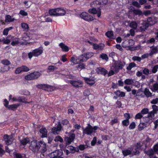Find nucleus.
I'll list each match as a JSON object with an SVG mask.
<instances>
[{"label": "nucleus", "instance_id": "obj_8", "mask_svg": "<svg viewBox=\"0 0 158 158\" xmlns=\"http://www.w3.org/2000/svg\"><path fill=\"white\" fill-rule=\"evenodd\" d=\"M154 116L152 112H149L148 114V116L143 117V118L146 123L147 125V124L149 125L152 122Z\"/></svg>", "mask_w": 158, "mask_h": 158}, {"label": "nucleus", "instance_id": "obj_12", "mask_svg": "<svg viewBox=\"0 0 158 158\" xmlns=\"http://www.w3.org/2000/svg\"><path fill=\"white\" fill-rule=\"evenodd\" d=\"M40 146L39 147L38 152L44 153L47 150V146L46 144L44 141L40 140Z\"/></svg>", "mask_w": 158, "mask_h": 158}, {"label": "nucleus", "instance_id": "obj_49", "mask_svg": "<svg viewBox=\"0 0 158 158\" xmlns=\"http://www.w3.org/2000/svg\"><path fill=\"white\" fill-rule=\"evenodd\" d=\"M158 65H156L152 68L151 71L153 73H155L157 71Z\"/></svg>", "mask_w": 158, "mask_h": 158}, {"label": "nucleus", "instance_id": "obj_36", "mask_svg": "<svg viewBox=\"0 0 158 158\" xmlns=\"http://www.w3.org/2000/svg\"><path fill=\"white\" fill-rule=\"evenodd\" d=\"M124 83L126 85H132L134 83V81L132 79H127L125 80Z\"/></svg>", "mask_w": 158, "mask_h": 158}, {"label": "nucleus", "instance_id": "obj_9", "mask_svg": "<svg viewBox=\"0 0 158 158\" xmlns=\"http://www.w3.org/2000/svg\"><path fill=\"white\" fill-rule=\"evenodd\" d=\"M80 17L84 20L91 21L94 20V18L93 16L85 12H83L80 15Z\"/></svg>", "mask_w": 158, "mask_h": 158}, {"label": "nucleus", "instance_id": "obj_16", "mask_svg": "<svg viewBox=\"0 0 158 158\" xmlns=\"http://www.w3.org/2000/svg\"><path fill=\"white\" fill-rule=\"evenodd\" d=\"M61 125L60 123H59L56 127H54L52 129V133L55 134H58L60 131L61 130Z\"/></svg>", "mask_w": 158, "mask_h": 158}, {"label": "nucleus", "instance_id": "obj_58", "mask_svg": "<svg viewBox=\"0 0 158 158\" xmlns=\"http://www.w3.org/2000/svg\"><path fill=\"white\" fill-rule=\"evenodd\" d=\"M146 153L148 155L151 156L154 154V151H153L152 150H150L146 151Z\"/></svg>", "mask_w": 158, "mask_h": 158}, {"label": "nucleus", "instance_id": "obj_35", "mask_svg": "<svg viewBox=\"0 0 158 158\" xmlns=\"http://www.w3.org/2000/svg\"><path fill=\"white\" fill-rule=\"evenodd\" d=\"M14 40L12 41L11 44L13 46H17L19 43V41L18 39L15 37L14 39Z\"/></svg>", "mask_w": 158, "mask_h": 158}, {"label": "nucleus", "instance_id": "obj_56", "mask_svg": "<svg viewBox=\"0 0 158 158\" xmlns=\"http://www.w3.org/2000/svg\"><path fill=\"white\" fill-rule=\"evenodd\" d=\"M19 14L22 15L23 16H26L27 15V13L26 12H25L24 10H20Z\"/></svg>", "mask_w": 158, "mask_h": 158}, {"label": "nucleus", "instance_id": "obj_42", "mask_svg": "<svg viewBox=\"0 0 158 158\" xmlns=\"http://www.w3.org/2000/svg\"><path fill=\"white\" fill-rule=\"evenodd\" d=\"M3 146L0 144V156L2 157L5 153V151L2 148Z\"/></svg>", "mask_w": 158, "mask_h": 158}, {"label": "nucleus", "instance_id": "obj_15", "mask_svg": "<svg viewBox=\"0 0 158 158\" xmlns=\"http://www.w3.org/2000/svg\"><path fill=\"white\" fill-rule=\"evenodd\" d=\"M70 83L74 87H81L82 86L83 83L80 80L77 81H71Z\"/></svg>", "mask_w": 158, "mask_h": 158}, {"label": "nucleus", "instance_id": "obj_27", "mask_svg": "<svg viewBox=\"0 0 158 158\" xmlns=\"http://www.w3.org/2000/svg\"><path fill=\"white\" fill-rule=\"evenodd\" d=\"M5 19V21L6 23L12 22L15 20L14 18H12L10 15H6Z\"/></svg>", "mask_w": 158, "mask_h": 158}, {"label": "nucleus", "instance_id": "obj_45", "mask_svg": "<svg viewBox=\"0 0 158 158\" xmlns=\"http://www.w3.org/2000/svg\"><path fill=\"white\" fill-rule=\"evenodd\" d=\"M152 108L153 110L150 112H152L153 113V115H154L158 110V107L157 106L154 105L152 106Z\"/></svg>", "mask_w": 158, "mask_h": 158}, {"label": "nucleus", "instance_id": "obj_26", "mask_svg": "<svg viewBox=\"0 0 158 158\" xmlns=\"http://www.w3.org/2000/svg\"><path fill=\"white\" fill-rule=\"evenodd\" d=\"M57 16L64 15L66 13V11L64 10L61 8H57Z\"/></svg>", "mask_w": 158, "mask_h": 158}, {"label": "nucleus", "instance_id": "obj_4", "mask_svg": "<svg viewBox=\"0 0 158 158\" xmlns=\"http://www.w3.org/2000/svg\"><path fill=\"white\" fill-rule=\"evenodd\" d=\"M40 142V141L34 140L32 141L30 144V149L34 152H38Z\"/></svg>", "mask_w": 158, "mask_h": 158}, {"label": "nucleus", "instance_id": "obj_22", "mask_svg": "<svg viewBox=\"0 0 158 158\" xmlns=\"http://www.w3.org/2000/svg\"><path fill=\"white\" fill-rule=\"evenodd\" d=\"M96 72L98 73L102 74L105 75L107 73V71L105 69L100 67L96 69Z\"/></svg>", "mask_w": 158, "mask_h": 158}, {"label": "nucleus", "instance_id": "obj_51", "mask_svg": "<svg viewBox=\"0 0 158 158\" xmlns=\"http://www.w3.org/2000/svg\"><path fill=\"white\" fill-rule=\"evenodd\" d=\"M21 27L24 30L27 29L29 28V26L28 24L24 23H21Z\"/></svg>", "mask_w": 158, "mask_h": 158}, {"label": "nucleus", "instance_id": "obj_5", "mask_svg": "<svg viewBox=\"0 0 158 158\" xmlns=\"http://www.w3.org/2000/svg\"><path fill=\"white\" fill-rule=\"evenodd\" d=\"M65 134L68 135L69 137H65L64 141L67 145L70 144L74 140L75 137V135L74 134L71 132H66Z\"/></svg>", "mask_w": 158, "mask_h": 158}, {"label": "nucleus", "instance_id": "obj_60", "mask_svg": "<svg viewBox=\"0 0 158 158\" xmlns=\"http://www.w3.org/2000/svg\"><path fill=\"white\" fill-rule=\"evenodd\" d=\"M143 74L148 75L149 74V70L148 69L145 68L143 70Z\"/></svg>", "mask_w": 158, "mask_h": 158}, {"label": "nucleus", "instance_id": "obj_25", "mask_svg": "<svg viewBox=\"0 0 158 158\" xmlns=\"http://www.w3.org/2000/svg\"><path fill=\"white\" fill-rule=\"evenodd\" d=\"M84 79L87 83L90 85H92L95 83L94 79V78L91 79L90 78L84 77Z\"/></svg>", "mask_w": 158, "mask_h": 158}, {"label": "nucleus", "instance_id": "obj_32", "mask_svg": "<svg viewBox=\"0 0 158 158\" xmlns=\"http://www.w3.org/2000/svg\"><path fill=\"white\" fill-rule=\"evenodd\" d=\"M80 63L86 61L87 60L84 54L78 56Z\"/></svg>", "mask_w": 158, "mask_h": 158}, {"label": "nucleus", "instance_id": "obj_11", "mask_svg": "<svg viewBox=\"0 0 158 158\" xmlns=\"http://www.w3.org/2000/svg\"><path fill=\"white\" fill-rule=\"evenodd\" d=\"M29 70V69L28 67L25 65H22L16 69L15 73L16 74H19L22 72H27Z\"/></svg>", "mask_w": 158, "mask_h": 158}, {"label": "nucleus", "instance_id": "obj_37", "mask_svg": "<svg viewBox=\"0 0 158 158\" xmlns=\"http://www.w3.org/2000/svg\"><path fill=\"white\" fill-rule=\"evenodd\" d=\"M84 54L87 60L94 55V53L92 52H88Z\"/></svg>", "mask_w": 158, "mask_h": 158}, {"label": "nucleus", "instance_id": "obj_19", "mask_svg": "<svg viewBox=\"0 0 158 158\" xmlns=\"http://www.w3.org/2000/svg\"><path fill=\"white\" fill-rule=\"evenodd\" d=\"M118 69L115 68L112 65L110 67V70L108 73V76H110L118 73Z\"/></svg>", "mask_w": 158, "mask_h": 158}, {"label": "nucleus", "instance_id": "obj_46", "mask_svg": "<svg viewBox=\"0 0 158 158\" xmlns=\"http://www.w3.org/2000/svg\"><path fill=\"white\" fill-rule=\"evenodd\" d=\"M150 89L153 91H156L158 89V84H155L152 86H151Z\"/></svg>", "mask_w": 158, "mask_h": 158}, {"label": "nucleus", "instance_id": "obj_30", "mask_svg": "<svg viewBox=\"0 0 158 158\" xmlns=\"http://www.w3.org/2000/svg\"><path fill=\"white\" fill-rule=\"evenodd\" d=\"M147 126V124L144 123H141L140 122V124L138 126V130L141 131L144 129Z\"/></svg>", "mask_w": 158, "mask_h": 158}, {"label": "nucleus", "instance_id": "obj_14", "mask_svg": "<svg viewBox=\"0 0 158 158\" xmlns=\"http://www.w3.org/2000/svg\"><path fill=\"white\" fill-rule=\"evenodd\" d=\"M43 52V50L41 49L37 48L34 50L32 52H30V59L33 56H37L40 55Z\"/></svg>", "mask_w": 158, "mask_h": 158}, {"label": "nucleus", "instance_id": "obj_52", "mask_svg": "<svg viewBox=\"0 0 158 158\" xmlns=\"http://www.w3.org/2000/svg\"><path fill=\"white\" fill-rule=\"evenodd\" d=\"M142 114L141 112L139 113L136 114L135 116V119H140L143 117Z\"/></svg>", "mask_w": 158, "mask_h": 158}, {"label": "nucleus", "instance_id": "obj_63", "mask_svg": "<svg viewBox=\"0 0 158 158\" xmlns=\"http://www.w3.org/2000/svg\"><path fill=\"white\" fill-rule=\"evenodd\" d=\"M57 67L54 66H50L48 67V69L50 71L52 70L56 69H57Z\"/></svg>", "mask_w": 158, "mask_h": 158}, {"label": "nucleus", "instance_id": "obj_53", "mask_svg": "<svg viewBox=\"0 0 158 158\" xmlns=\"http://www.w3.org/2000/svg\"><path fill=\"white\" fill-rule=\"evenodd\" d=\"M149 110L148 108H144L143 109L141 112L142 114H148Z\"/></svg>", "mask_w": 158, "mask_h": 158}, {"label": "nucleus", "instance_id": "obj_64", "mask_svg": "<svg viewBox=\"0 0 158 158\" xmlns=\"http://www.w3.org/2000/svg\"><path fill=\"white\" fill-rule=\"evenodd\" d=\"M132 4L137 7H140V4L137 2L135 1L132 2Z\"/></svg>", "mask_w": 158, "mask_h": 158}, {"label": "nucleus", "instance_id": "obj_24", "mask_svg": "<svg viewBox=\"0 0 158 158\" xmlns=\"http://www.w3.org/2000/svg\"><path fill=\"white\" fill-rule=\"evenodd\" d=\"M40 132L41 134V137L44 138L47 136V129L45 128H41L40 130Z\"/></svg>", "mask_w": 158, "mask_h": 158}, {"label": "nucleus", "instance_id": "obj_62", "mask_svg": "<svg viewBox=\"0 0 158 158\" xmlns=\"http://www.w3.org/2000/svg\"><path fill=\"white\" fill-rule=\"evenodd\" d=\"M2 40L3 42V44H8L10 42V40L8 39H4Z\"/></svg>", "mask_w": 158, "mask_h": 158}, {"label": "nucleus", "instance_id": "obj_59", "mask_svg": "<svg viewBox=\"0 0 158 158\" xmlns=\"http://www.w3.org/2000/svg\"><path fill=\"white\" fill-rule=\"evenodd\" d=\"M68 148L70 150L71 152L73 153L75 151V148L73 146H70L68 147Z\"/></svg>", "mask_w": 158, "mask_h": 158}, {"label": "nucleus", "instance_id": "obj_33", "mask_svg": "<svg viewBox=\"0 0 158 158\" xmlns=\"http://www.w3.org/2000/svg\"><path fill=\"white\" fill-rule=\"evenodd\" d=\"M10 69V67L9 66H5L0 68V73L4 72L9 71Z\"/></svg>", "mask_w": 158, "mask_h": 158}, {"label": "nucleus", "instance_id": "obj_50", "mask_svg": "<svg viewBox=\"0 0 158 158\" xmlns=\"http://www.w3.org/2000/svg\"><path fill=\"white\" fill-rule=\"evenodd\" d=\"M97 2L100 4L106 5L108 2L107 0H97Z\"/></svg>", "mask_w": 158, "mask_h": 158}, {"label": "nucleus", "instance_id": "obj_40", "mask_svg": "<svg viewBox=\"0 0 158 158\" xmlns=\"http://www.w3.org/2000/svg\"><path fill=\"white\" fill-rule=\"evenodd\" d=\"M1 63L3 65L6 66L9 65L11 64V63L10 61L6 59H4L2 60Z\"/></svg>", "mask_w": 158, "mask_h": 158}, {"label": "nucleus", "instance_id": "obj_31", "mask_svg": "<svg viewBox=\"0 0 158 158\" xmlns=\"http://www.w3.org/2000/svg\"><path fill=\"white\" fill-rule=\"evenodd\" d=\"M158 53V48L157 47H154L152 48L151 50L150 55H152L155 53Z\"/></svg>", "mask_w": 158, "mask_h": 158}, {"label": "nucleus", "instance_id": "obj_23", "mask_svg": "<svg viewBox=\"0 0 158 158\" xmlns=\"http://www.w3.org/2000/svg\"><path fill=\"white\" fill-rule=\"evenodd\" d=\"M59 46L61 48L63 51L67 52L69 50V48L68 47L63 43H60L59 44Z\"/></svg>", "mask_w": 158, "mask_h": 158}, {"label": "nucleus", "instance_id": "obj_48", "mask_svg": "<svg viewBox=\"0 0 158 158\" xmlns=\"http://www.w3.org/2000/svg\"><path fill=\"white\" fill-rule=\"evenodd\" d=\"M54 141L55 142L59 141L60 142H62L63 141V140L60 136H57L55 137Z\"/></svg>", "mask_w": 158, "mask_h": 158}, {"label": "nucleus", "instance_id": "obj_17", "mask_svg": "<svg viewBox=\"0 0 158 158\" xmlns=\"http://www.w3.org/2000/svg\"><path fill=\"white\" fill-rule=\"evenodd\" d=\"M70 61L72 65L80 63L78 56H73L71 58Z\"/></svg>", "mask_w": 158, "mask_h": 158}, {"label": "nucleus", "instance_id": "obj_55", "mask_svg": "<svg viewBox=\"0 0 158 158\" xmlns=\"http://www.w3.org/2000/svg\"><path fill=\"white\" fill-rule=\"evenodd\" d=\"M122 124L123 125L126 126H127L129 124V121L128 119H125L122 122Z\"/></svg>", "mask_w": 158, "mask_h": 158}, {"label": "nucleus", "instance_id": "obj_20", "mask_svg": "<svg viewBox=\"0 0 158 158\" xmlns=\"http://www.w3.org/2000/svg\"><path fill=\"white\" fill-rule=\"evenodd\" d=\"M129 10L133 12L136 15H140L142 14V12L139 9H135L134 8L131 6L129 8Z\"/></svg>", "mask_w": 158, "mask_h": 158}, {"label": "nucleus", "instance_id": "obj_54", "mask_svg": "<svg viewBox=\"0 0 158 158\" xmlns=\"http://www.w3.org/2000/svg\"><path fill=\"white\" fill-rule=\"evenodd\" d=\"M132 59L134 61H138L139 62H140L141 60V58L139 56H134L132 58Z\"/></svg>", "mask_w": 158, "mask_h": 158}, {"label": "nucleus", "instance_id": "obj_13", "mask_svg": "<svg viewBox=\"0 0 158 158\" xmlns=\"http://www.w3.org/2000/svg\"><path fill=\"white\" fill-rule=\"evenodd\" d=\"M88 11L90 14H96L98 17H100L101 15V9L99 8L97 9L95 8L90 9L88 10Z\"/></svg>", "mask_w": 158, "mask_h": 158}, {"label": "nucleus", "instance_id": "obj_6", "mask_svg": "<svg viewBox=\"0 0 158 158\" xmlns=\"http://www.w3.org/2000/svg\"><path fill=\"white\" fill-rule=\"evenodd\" d=\"M3 138L5 144L7 145H9L13 143L14 140V137L12 135L5 134L3 135Z\"/></svg>", "mask_w": 158, "mask_h": 158}, {"label": "nucleus", "instance_id": "obj_28", "mask_svg": "<svg viewBox=\"0 0 158 158\" xmlns=\"http://www.w3.org/2000/svg\"><path fill=\"white\" fill-rule=\"evenodd\" d=\"M19 106V104H13L9 105L8 107L7 108L9 110L15 111L17 108Z\"/></svg>", "mask_w": 158, "mask_h": 158}, {"label": "nucleus", "instance_id": "obj_3", "mask_svg": "<svg viewBox=\"0 0 158 158\" xmlns=\"http://www.w3.org/2000/svg\"><path fill=\"white\" fill-rule=\"evenodd\" d=\"M98 128V127L96 126L93 127L90 124H89L88 126L85 129H83V134L90 135L95 131L97 130Z\"/></svg>", "mask_w": 158, "mask_h": 158}, {"label": "nucleus", "instance_id": "obj_47", "mask_svg": "<svg viewBox=\"0 0 158 158\" xmlns=\"http://www.w3.org/2000/svg\"><path fill=\"white\" fill-rule=\"evenodd\" d=\"M130 26L131 28L134 29H135L138 26V25L135 22H132L130 23Z\"/></svg>", "mask_w": 158, "mask_h": 158}, {"label": "nucleus", "instance_id": "obj_61", "mask_svg": "<svg viewBox=\"0 0 158 158\" xmlns=\"http://www.w3.org/2000/svg\"><path fill=\"white\" fill-rule=\"evenodd\" d=\"M85 65L84 64H81L78 65L77 68L78 69H82L85 68Z\"/></svg>", "mask_w": 158, "mask_h": 158}, {"label": "nucleus", "instance_id": "obj_29", "mask_svg": "<svg viewBox=\"0 0 158 158\" xmlns=\"http://www.w3.org/2000/svg\"><path fill=\"white\" fill-rule=\"evenodd\" d=\"M114 94L118 97H124L125 95V93L124 92L121 91L120 90H117L114 92Z\"/></svg>", "mask_w": 158, "mask_h": 158}, {"label": "nucleus", "instance_id": "obj_34", "mask_svg": "<svg viewBox=\"0 0 158 158\" xmlns=\"http://www.w3.org/2000/svg\"><path fill=\"white\" fill-rule=\"evenodd\" d=\"M57 8L51 10L49 11V13L51 15L57 16Z\"/></svg>", "mask_w": 158, "mask_h": 158}, {"label": "nucleus", "instance_id": "obj_2", "mask_svg": "<svg viewBox=\"0 0 158 158\" xmlns=\"http://www.w3.org/2000/svg\"><path fill=\"white\" fill-rule=\"evenodd\" d=\"M141 147L140 143H137L135 146L134 151L133 149L130 148V149H126L122 151V153L124 156H126L130 154L132 155H136L139 153V150Z\"/></svg>", "mask_w": 158, "mask_h": 158}, {"label": "nucleus", "instance_id": "obj_39", "mask_svg": "<svg viewBox=\"0 0 158 158\" xmlns=\"http://www.w3.org/2000/svg\"><path fill=\"white\" fill-rule=\"evenodd\" d=\"M106 36L109 38L114 39L113 32L112 31H108L106 33Z\"/></svg>", "mask_w": 158, "mask_h": 158}, {"label": "nucleus", "instance_id": "obj_1", "mask_svg": "<svg viewBox=\"0 0 158 158\" xmlns=\"http://www.w3.org/2000/svg\"><path fill=\"white\" fill-rule=\"evenodd\" d=\"M156 22V19L154 17H149L147 21H143L140 24L142 26L140 27V30L144 31L149 25L154 24Z\"/></svg>", "mask_w": 158, "mask_h": 158}, {"label": "nucleus", "instance_id": "obj_21", "mask_svg": "<svg viewBox=\"0 0 158 158\" xmlns=\"http://www.w3.org/2000/svg\"><path fill=\"white\" fill-rule=\"evenodd\" d=\"M40 75V73L38 72H35L30 73V79H36L38 78Z\"/></svg>", "mask_w": 158, "mask_h": 158}, {"label": "nucleus", "instance_id": "obj_41", "mask_svg": "<svg viewBox=\"0 0 158 158\" xmlns=\"http://www.w3.org/2000/svg\"><path fill=\"white\" fill-rule=\"evenodd\" d=\"M136 66V64L134 62L131 63L129 64V65L127 67V69L128 70H131L132 68Z\"/></svg>", "mask_w": 158, "mask_h": 158}, {"label": "nucleus", "instance_id": "obj_38", "mask_svg": "<svg viewBox=\"0 0 158 158\" xmlns=\"http://www.w3.org/2000/svg\"><path fill=\"white\" fill-rule=\"evenodd\" d=\"M20 144L21 145H26L29 142V141L27 139V138H24L22 140L20 141Z\"/></svg>", "mask_w": 158, "mask_h": 158}, {"label": "nucleus", "instance_id": "obj_10", "mask_svg": "<svg viewBox=\"0 0 158 158\" xmlns=\"http://www.w3.org/2000/svg\"><path fill=\"white\" fill-rule=\"evenodd\" d=\"M125 64V63L124 61H116L114 63H113L112 65L114 68L118 70V72L120 69H122L123 66Z\"/></svg>", "mask_w": 158, "mask_h": 158}, {"label": "nucleus", "instance_id": "obj_7", "mask_svg": "<svg viewBox=\"0 0 158 158\" xmlns=\"http://www.w3.org/2000/svg\"><path fill=\"white\" fill-rule=\"evenodd\" d=\"M63 154L62 152L57 150L49 154V156L50 158H63Z\"/></svg>", "mask_w": 158, "mask_h": 158}, {"label": "nucleus", "instance_id": "obj_44", "mask_svg": "<svg viewBox=\"0 0 158 158\" xmlns=\"http://www.w3.org/2000/svg\"><path fill=\"white\" fill-rule=\"evenodd\" d=\"M144 94L147 97H150L152 95V94L149 91V89L147 88L145 89Z\"/></svg>", "mask_w": 158, "mask_h": 158}, {"label": "nucleus", "instance_id": "obj_18", "mask_svg": "<svg viewBox=\"0 0 158 158\" xmlns=\"http://www.w3.org/2000/svg\"><path fill=\"white\" fill-rule=\"evenodd\" d=\"M105 47V45L103 44H95L94 45L93 48L95 50H102Z\"/></svg>", "mask_w": 158, "mask_h": 158}, {"label": "nucleus", "instance_id": "obj_43", "mask_svg": "<svg viewBox=\"0 0 158 158\" xmlns=\"http://www.w3.org/2000/svg\"><path fill=\"white\" fill-rule=\"evenodd\" d=\"M100 57L102 60H105L107 61L108 59V57L106 54L104 53H102L100 55Z\"/></svg>", "mask_w": 158, "mask_h": 158}, {"label": "nucleus", "instance_id": "obj_57", "mask_svg": "<svg viewBox=\"0 0 158 158\" xmlns=\"http://www.w3.org/2000/svg\"><path fill=\"white\" fill-rule=\"evenodd\" d=\"M135 122H133L130 125L129 128L130 129H134L135 127Z\"/></svg>", "mask_w": 158, "mask_h": 158}]
</instances>
